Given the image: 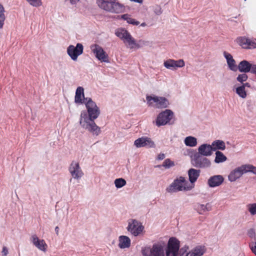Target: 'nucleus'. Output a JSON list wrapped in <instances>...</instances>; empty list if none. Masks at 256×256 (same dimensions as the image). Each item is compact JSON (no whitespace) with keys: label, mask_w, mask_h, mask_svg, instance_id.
<instances>
[{"label":"nucleus","mask_w":256,"mask_h":256,"mask_svg":"<svg viewBox=\"0 0 256 256\" xmlns=\"http://www.w3.org/2000/svg\"><path fill=\"white\" fill-rule=\"evenodd\" d=\"M4 8L2 4H0V28H2L4 25V22L6 19L4 14Z\"/></svg>","instance_id":"obj_33"},{"label":"nucleus","mask_w":256,"mask_h":256,"mask_svg":"<svg viewBox=\"0 0 256 256\" xmlns=\"http://www.w3.org/2000/svg\"><path fill=\"white\" fill-rule=\"evenodd\" d=\"M120 18L124 20H126V22L129 24H131L134 26H138L140 24V22L138 21L134 18H132L128 14L122 15Z\"/></svg>","instance_id":"obj_31"},{"label":"nucleus","mask_w":256,"mask_h":256,"mask_svg":"<svg viewBox=\"0 0 256 256\" xmlns=\"http://www.w3.org/2000/svg\"><path fill=\"white\" fill-rule=\"evenodd\" d=\"M131 240L126 236H120L118 238V246L121 249L128 248L130 246Z\"/></svg>","instance_id":"obj_21"},{"label":"nucleus","mask_w":256,"mask_h":256,"mask_svg":"<svg viewBox=\"0 0 256 256\" xmlns=\"http://www.w3.org/2000/svg\"><path fill=\"white\" fill-rule=\"evenodd\" d=\"M192 152V150H188V155H190V153H191Z\"/></svg>","instance_id":"obj_48"},{"label":"nucleus","mask_w":256,"mask_h":256,"mask_svg":"<svg viewBox=\"0 0 256 256\" xmlns=\"http://www.w3.org/2000/svg\"><path fill=\"white\" fill-rule=\"evenodd\" d=\"M126 230L134 236H142L145 234L144 226L136 219L131 218L128 220Z\"/></svg>","instance_id":"obj_7"},{"label":"nucleus","mask_w":256,"mask_h":256,"mask_svg":"<svg viewBox=\"0 0 256 256\" xmlns=\"http://www.w3.org/2000/svg\"><path fill=\"white\" fill-rule=\"evenodd\" d=\"M90 48L98 60L106 63L109 62L108 56L100 46L93 44L90 46Z\"/></svg>","instance_id":"obj_11"},{"label":"nucleus","mask_w":256,"mask_h":256,"mask_svg":"<svg viewBox=\"0 0 256 256\" xmlns=\"http://www.w3.org/2000/svg\"><path fill=\"white\" fill-rule=\"evenodd\" d=\"M98 6L102 10L113 14L124 12L125 6L116 0H96Z\"/></svg>","instance_id":"obj_4"},{"label":"nucleus","mask_w":256,"mask_h":256,"mask_svg":"<svg viewBox=\"0 0 256 256\" xmlns=\"http://www.w3.org/2000/svg\"><path fill=\"white\" fill-rule=\"evenodd\" d=\"M253 65L254 64H252L248 61L244 60L240 62L238 68L240 72L246 73L250 72L252 73Z\"/></svg>","instance_id":"obj_25"},{"label":"nucleus","mask_w":256,"mask_h":256,"mask_svg":"<svg viewBox=\"0 0 256 256\" xmlns=\"http://www.w3.org/2000/svg\"><path fill=\"white\" fill-rule=\"evenodd\" d=\"M134 146L137 148L146 147L148 148H154L156 144L150 138L147 136H142L134 140Z\"/></svg>","instance_id":"obj_16"},{"label":"nucleus","mask_w":256,"mask_h":256,"mask_svg":"<svg viewBox=\"0 0 256 256\" xmlns=\"http://www.w3.org/2000/svg\"><path fill=\"white\" fill-rule=\"evenodd\" d=\"M236 93L242 98H244L246 96V92L244 86L238 87L236 88Z\"/></svg>","instance_id":"obj_34"},{"label":"nucleus","mask_w":256,"mask_h":256,"mask_svg":"<svg viewBox=\"0 0 256 256\" xmlns=\"http://www.w3.org/2000/svg\"><path fill=\"white\" fill-rule=\"evenodd\" d=\"M252 73L256 74V64H254L252 66Z\"/></svg>","instance_id":"obj_46"},{"label":"nucleus","mask_w":256,"mask_h":256,"mask_svg":"<svg viewBox=\"0 0 256 256\" xmlns=\"http://www.w3.org/2000/svg\"><path fill=\"white\" fill-rule=\"evenodd\" d=\"M224 178L222 175L212 176L208 179L207 184L210 188H216L220 186L224 182Z\"/></svg>","instance_id":"obj_18"},{"label":"nucleus","mask_w":256,"mask_h":256,"mask_svg":"<svg viewBox=\"0 0 256 256\" xmlns=\"http://www.w3.org/2000/svg\"><path fill=\"white\" fill-rule=\"evenodd\" d=\"M68 171L72 178L79 180L84 176V172L80 166L79 162L72 161L70 165Z\"/></svg>","instance_id":"obj_12"},{"label":"nucleus","mask_w":256,"mask_h":256,"mask_svg":"<svg viewBox=\"0 0 256 256\" xmlns=\"http://www.w3.org/2000/svg\"><path fill=\"white\" fill-rule=\"evenodd\" d=\"M193 161L194 165L198 168H208L210 167L212 164L210 160L206 156L194 158Z\"/></svg>","instance_id":"obj_19"},{"label":"nucleus","mask_w":256,"mask_h":256,"mask_svg":"<svg viewBox=\"0 0 256 256\" xmlns=\"http://www.w3.org/2000/svg\"><path fill=\"white\" fill-rule=\"evenodd\" d=\"M164 66L172 70H176L178 68H182L185 66V62L182 59L174 60V59H168L164 62Z\"/></svg>","instance_id":"obj_15"},{"label":"nucleus","mask_w":256,"mask_h":256,"mask_svg":"<svg viewBox=\"0 0 256 256\" xmlns=\"http://www.w3.org/2000/svg\"><path fill=\"white\" fill-rule=\"evenodd\" d=\"M237 43L243 48H248L254 47L256 44L245 37H240L236 39Z\"/></svg>","instance_id":"obj_22"},{"label":"nucleus","mask_w":256,"mask_h":256,"mask_svg":"<svg viewBox=\"0 0 256 256\" xmlns=\"http://www.w3.org/2000/svg\"><path fill=\"white\" fill-rule=\"evenodd\" d=\"M83 50L82 44L78 43L76 46L73 45L69 46L67 48V54L72 60L76 61L78 56L82 54Z\"/></svg>","instance_id":"obj_13"},{"label":"nucleus","mask_w":256,"mask_h":256,"mask_svg":"<svg viewBox=\"0 0 256 256\" xmlns=\"http://www.w3.org/2000/svg\"><path fill=\"white\" fill-rule=\"evenodd\" d=\"M95 119L87 114L85 110H82L80 114L79 123L80 127L92 134L98 136L101 132L100 128L94 122Z\"/></svg>","instance_id":"obj_3"},{"label":"nucleus","mask_w":256,"mask_h":256,"mask_svg":"<svg viewBox=\"0 0 256 256\" xmlns=\"http://www.w3.org/2000/svg\"><path fill=\"white\" fill-rule=\"evenodd\" d=\"M248 236L252 238H256V232L255 230L254 229H250V230H248Z\"/></svg>","instance_id":"obj_41"},{"label":"nucleus","mask_w":256,"mask_h":256,"mask_svg":"<svg viewBox=\"0 0 256 256\" xmlns=\"http://www.w3.org/2000/svg\"><path fill=\"white\" fill-rule=\"evenodd\" d=\"M198 154L202 156H210L212 154V150L210 144H202L198 148Z\"/></svg>","instance_id":"obj_20"},{"label":"nucleus","mask_w":256,"mask_h":256,"mask_svg":"<svg viewBox=\"0 0 256 256\" xmlns=\"http://www.w3.org/2000/svg\"><path fill=\"white\" fill-rule=\"evenodd\" d=\"M84 104L87 110V114L96 120L100 115V110L96 103L90 98H86Z\"/></svg>","instance_id":"obj_10"},{"label":"nucleus","mask_w":256,"mask_h":256,"mask_svg":"<svg viewBox=\"0 0 256 256\" xmlns=\"http://www.w3.org/2000/svg\"><path fill=\"white\" fill-rule=\"evenodd\" d=\"M245 86H248V83L245 84Z\"/></svg>","instance_id":"obj_50"},{"label":"nucleus","mask_w":256,"mask_h":256,"mask_svg":"<svg viewBox=\"0 0 256 256\" xmlns=\"http://www.w3.org/2000/svg\"><path fill=\"white\" fill-rule=\"evenodd\" d=\"M224 56L226 60V62L230 69L233 71H236L238 70V66L236 64V62L233 58L231 54L226 52H224Z\"/></svg>","instance_id":"obj_24"},{"label":"nucleus","mask_w":256,"mask_h":256,"mask_svg":"<svg viewBox=\"0 0 256 256\" xmlns=\"http://www.w3.org/2000/svg\"><path fill=\"white\" fill-rule=\"evenodd\" d=\"M246 174L244 164L236 167L232 170L228 175V180L231 182H235L240 179L243 174Z\"/></svg>","instance_id":"obj_14"},{"label":"nucleus","mask_w":256,"mask_h":256,"mask_svg":"<svg viewBox=\"0 0 256 256\" xmlns=\"http://www.w3.org/2000/svg\"><path fill=\"white\" fill-rule=\"evenodd\" d=\"M180 240L174 237L170 238L165 248L164 243L158 242L152 247L145 246L142 250V256H178Z\"/></svg>","instance_id":"obj_1"},{"label":"nucleus","mask_w":256,"mask_h":256,"mask_svg":"<svg viewBox=\"0 0 256 256\" xmlns=\"http://www.w3.org/2000/svg\"><path fill=\"white\" fill-rule=\"evenodd\" d=\"M250 248L252 252L256 256V242H252L250 244Z\"/></svg>","instance_id":"obj_40"},{"label":"nucleus","mask_w":256,"mask_h":256,"mask_svg":"<svg viewBox=\"0 0 256 256\" xmlns=\"http://www.w3.org/2000/svg\"><path fill=\"white\" fill-rule=\"evenodd\" d=\"M212 152L218 151L217 150H224L226 148V144L224 141L221 140H216L212 142L210 144Z\"/></svg>","instance_id":"obj_27"},{"label":"nucleus","mask_w":256,"mask_h":256,"mask_svg":"<svg viewBox=\"0 0 256 256\" xmlns=\"http://www.w3.org/2000/svg\"><path fill=\"white\" fill-rule=\"evenodd\" d=\"M30 6L39 7L42 5V0H26Z\"/></svg>","instance_id":"obj_37"},{"label":"nucleus","mask_w":256,"mask_h":256,"mask_svg":"<svg viewBox=\"0 0 256 256\" xmlns=\"http://www.w3.org/2000/svg\"><path fill=\"white\" fill-rule=\"evenodd\" d=\"M206 248L204 246H197L189 251V246L185 245L179 248L178 256H202L206 252Z\"/></svg>","instance_id":"obj_8"},{"label":"nucleus","mask_w":256,"mask_h":256,"mask_svg":"<svg viewBox=\"0 0 256 256\" xmlns=\"http://www.w3.org/2000/svg\"><path fill=\"white\" fill-rule=\"evenodd\" d=\"M30 240L32 244L40 250L44 252L47 250L48 245L44 240L39 238L36 234L32 236Z\"/></svg>","instance_id":"obj_17"},{"label":"nucleus","mask_w":256,"mask_h":256,"mask_svg":"<svg viewBox=\"0 0 256 256\" xmlns=\"http://www.w3.org/2000/svg\"><path fill=\"white\" fill-rule=\"evenodd\" d=\"M215 154L216 157L214 162L216 164L222 163L227 160L226 156L224 155L222 152L219 150L216 151Z\"/></svg>","instance_id":"obj_30"},{"label":"nucleus","mask_w":256,"mask_h":256,"mask_svg":"<svg viewBox=\"0 0 256 256\" xmlns=\"http://www.w3.org/2000/svg\"><path fill=\"white\" fill-rule=\"evenodd\" d=\"M55 230L56 231L58 232V226H56V228H55Z\"/></svg>","instance_id":"obj_49"},{"label":"nucleus","mask_w":256,"mask_h":256,"mask_svg":"<svg viewBox=\"0 0 256 256\" xmlns=\"http://www.w3.org/2000/svg\"><path fill=\"white\" fill-rule=\"evenodd\" d=\"M248 78V76L246 74H240L237 77V80L238 81L240 82H245Z\"/></svg>","instance_id":"obj_39"},{"label":"nucleus","mask_w":256,"mask_h":256,"mask_svg":"<svg viewBox=\"0 0 256 256\" xmlns=\"http://www.w3.org/2000/svg\"><path fill=\"white\" fill-rule=\"evenodd\" d=\"M194 187V184H189L186 178L180 176L175 179L174 182L166 188L168 192L173 193L181 191H190Z\"/></svg>","instance_id":"obj_5"},{"label":"nucleus","mask_w":256,"mask_h":256,"mask_svg":"<svg viewBox=\"0 0 256 256\" xmlns=\"http://www.w3.org/2000/svg\"><path fill=\"white\" fill-rule=\"evenodd\" d=\"M165 158V155L164 154H160L158 156V159L162 160Z\"/></svg>","instance_id":"obj_44"},{"label":"nucleus","mask_w":256,"mask_h":256,"mask_svg":"<svg viewBox=\"0 0 256 256\" xmlns=\"http://www.w3.org/2000/svg\"><path fill=\"white\" fill-rule=\"evenodd\" d=\"M184 144L187 146L195 147L198 144L197 138L193 136H188L185 138Z\"/></svg>","instance_id":"obj_29"},{"label":"nucleus","mask_w":256,"mask_h":256,"mask_svg":"<svg viewBox=\"0 0 256 256\" xmlns=\"http://www.w3.org/2000/svg\"><path fill=\"white\" fill-rule=\"evenodd\" d=\"M200 173V171L199 170L194 168L190 169L188 171V176L190 180L189 184H194L198 178Z\"/></svg>","instance_id":"obj_26"},{"label":"nucleus","mask_w":256,"mask_h":256,"mask_svg":"<svg viewBox=\"0 0 256 256\" xmlns=\"http://www.w3.org/2000/svg\"><path fill=\"white\" fill-rule=\"evenodd\" d=\"M146 98L147 105L149 107L166 108L170 105L169 100L164 96L152 94L146 95Z\"/></svg>","instance_id":"obj_6"},{"label":"nucleus","mask_w":256,"mask_h":256,"mask_svg":"<svg viewBox=\"0 0 256 256\" xmlns=\"http://www.w3.org/2000/svg\"><path fill=\"white\" fill-rule=\"evenodd\" d=\"M196 210L200 214L211 210L210 204L208 203L204 204H198L196 206Z\"/></svg>","instance_id":"obj_28"},{"label":"nucleus","mask_w":256,"mask_h":256,"mask_svg":"<svg viewBox=\"0 0 256 256\" xmlns=\"http://www.w3.org/2000/svg\"><path fill=\"white\" fill-rule=\"evenodd\" d=\"M174 116V113L172 110H165L158 115L155 121L156 125L160 127L169 124Z\"/></svg>","instance_id":"obj_9"},{"label":"nucleus","mask_w":256,"mask_h":256,"mask_svg":"<svg viewBox=\"0 0 256 256\" xmlns=\"http://www.w3.org/2000/svg\"><path fill=\"white\" fill-rule=\"evenodd\" d=\"M80 0H70V2L72 4H76Z\"/></svg>","instance_id":"obj_45"},{"label":"nucleus","mask_w":256,"mask_h":256,"mask_svg":"<svg viewBox=\"0 0 256 256\" xmlns=\"http://www.w3.org/2000/svg\"><path fill=\"white\" fill-rule=\"evenodd\" d=\"M154 13L157 15H160L162 14L161 8L159 6H156L154 8Z\"/></svg>","instance_id":"obj_42"},{"label":"nucleus","mask_w":256,"mask_h":256,"mask_svg":"<svg viewBox=\"0 0 256 256\" xmlns=\"http://www.w3.org/2000/svg\"><path fill=\"white\" fill-rule=\"evenodd\" d=\"M146 26V24L145 22H142V24H140V26H142V27H144Z\"/></svg>","instance_id":"obj_47"},{"label":"nucleus","mask_w":256,"mask_h":256,"mask_svg":"<svg viewBox=\"0 0 256 256\" xmlns=\"http://www.w3.org/2000/svg\"><path fill=\"white\" fill-rule=\"evenodd\" d=\"M174 166V162L169 158L166 159L162 163V166L166 168H169Z\"/></svg>","instance_id":"obj_38"},{"label":"nucleus","mask_w":256,"mask_h":256,"mask_svg":"<svg viewBox=\"0 0 256 256\" xmlns=\"http://www.w3.org/2000/svg\"><path fill=\"white\" fill-rule=\"evenodd\" d=\"M246 208L251 215H256V203L250 204L246 206Z\"/></svg>","instance_id":"obj_35"},{"label":"nucleus","mask_w":256,"mask_h":256,"mask_svg":"<svg viewBox=\"0 0 256 256\" xmlns=\"http://www.w3.org/2000/svg\"><path fill=\"white\" fill-rule=\"evenodd\" d=\"M246 172H251L256 175V167L250 164H245Z\"/></svg>","instance_id":"obj_36"},{"label":"nucleus","mask_w":256,"mask_h":256,"mask_svg":"<svg viewBox=\"0 0 256 256\" xmlns=\"http://www.w3.org/2000/svg\"><path fill=\"white\" fill-rule=\"evenodd\" d=\"M86 98H84V89L82 86H78L76 92L74 102L76 104H84Z\"/></svg>","instance_id":"obj_23"},{"label":"nucleus","mask_w":256,"mask_h":256,"mask_svg":"<svg viewBox=\"0 0 256 256\" xmlns=\"http://www.w3.org/2000/svg\"><path fill=\"white\" fill-rule=\"evenodd\" d=\"M8 253V250L6 247H3L2 250V256H6Z\"/></svg>","instance_id":"obj_43"},{"label":"nucleus","mask_w":256,"mask_h":256,"mask_svg":"<svg viewBox=\"0 0 256 256\" xmlns=\"http://www.w3.org/2000/svg\"><path fill=\"white\" fill-rule=\"evenodd\" d=\"M116 36L120 38L125 46L130 50H138L144 46H146V42L140 40L138 42L131 34L124 28H118L116 30Z\"/></svg>","instance_id":"obj_2"},{"label":"nucleus","mask_w":256,"mask_h":256,"mask_svg":"<svg viewBox=\"0 0 256 256\" xmlns=\"http://www.w3.org/2000/svg\"><path fill=\"white\" fill-rule=\"evenodd\" d=\"M114 184L116 188H120L126 184V180L122 178H116L114 180Z\"/></svg>","instance_id":"obj_32"}]
</instances>
